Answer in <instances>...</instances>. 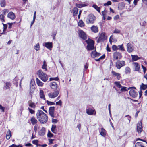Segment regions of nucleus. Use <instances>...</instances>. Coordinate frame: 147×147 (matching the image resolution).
I'll return each mask as SVG.
<instances>
[{
    "label": "nucleus",
    "instance_id": "nucleus-52",
    "mask_svg": "<svg viewBox=\"0 0 147 147\" xmlns=\"http://www.w3.org/2000/svg\"><path fill=\"white\" fill-rule=\"evenodd\" d=\"M56 105H58L61 106L62 104V102L60 100L59 101L57 102L56 103Z\"/></svg>",
    "mask_w": 147,
    "mask_h": 147
},
{
    "label": "nucleus",
    "instance_id": "nucleus-49",
    "mask_svg": "<svg viewBox=\"0 0 147 147\" xmlns=\"http://www.w3.org/2000/svg\"><path fill=\"white\" fill-rule=\"evenodd\" d=\"M48 137L49 138H51L53 136V134L51 133L50 131H49V132L47 134Z\"/></svg>",
    "mask_w": 147,
    "mask_h": 147
},
{
    "label": "nucleus",
    "instance_id": "nucleus-24",
    "mask_svg": "<svg viewBox=\"0 0 147 147\" xmlns=\"http://www.w3.org/2000/svg\"><path fill=\"white\" fill-rule=\"evenodd\" d=\"M106 131L103 128H102L101 129V131L100 132V135L102 136L105 137L106 135Z\"/></svg>",
    "mask_w": 147,
    "mask_h": 147
},
{
    "label": "nucleus",
    "instance_id": "nucleus-41",
    "mask_svg": "<svg viewBox=\"0 0 147 147\" xmlns=\"http://www.w3.org/2000/svg\"><path fill=\"white\" fill-rule=\"evenodd\" d=\"M131 72V69L129 67H127L125 69V73L126 74H129Z\"/></svg>",
    "mask_w": 147,
    "mask_h": 147
},
{
    "label": "nucleus",
    "instance_id": "nucleus-34",
    "mask_svg": "<svg viewBox=\"0 0 147 147\" xmlns=\"http://www.w3.org/2000/svg\"><path fill=\"white\" fill-rule=\"evenodd\" d=\"M130 88H127L125 87L122 86L120 90L121 92H124L127 91L129 89H130Z\"/></svg>",
    "mask_w": 147,
    "mask_h": 147
},
{
    "label": "nucleus",
    "instance_id": "nucleus-64",
    "mask_svg": "<svg viewBox=\"0 0 147 147\" xmlns=\"http://www.w3.org/2000/svg\"><path fill=\"white\" fill-rule=\"evenodd\" d=\"M9 147H18V146H17L14 144H13L11 145Z\"/></svg>",
    "mask_w": 147,
    "mask_h": 147
},
{
    "label": "nucleus",
    "instance_id": "nucleus-57",
    "mask_svg": "<svg viewBox=\"0 0 147 147\" xmlns=\"http://www.w3.org/2000/svg\"><path fill=\"white\" fill-rule=\"evenodd\" d=\"M7 24H6L4 25V26H3V32H5V31L6 29H7Z\"/></svg>",
    "mask_w": 147,
    "mask_h": 147
},
{
    "label": "nucleus",
    "instance_id": "nucleus-33",
    "mask_svg": "<svg viewBox=\"0 0 147 147\" xmlns=\"http://www.w3.org/2000/svg\"><path fill=\"white\" fill-rule=\"evenodd\" d=\"M117 49L118 50H119L122 51H125V50L123 46V44L120 45H118L117 46Z\"/></svg>",
    "mask_w": 147,
    "mask_h": 147
},
{
    "label": "nucleus",
    "instance_id": "nucleus-60",
    "mask_svg": "<svg viewBox=\"0 0 147 147\" xmlns=\"http://www.w3.org/2000/svg\"><path fill=\"white\" fill-rule=\"evenodd\" d=\"M119 18V16L118 15H117L115 16L114 18V19L115 20H117Z\"/></svg>",
    "mask_w": 147,
    "mask_h": 147
},
{
    "label": "nucleus",
    "instance_id": "nucleus-48",
    "mask_svg": "<svg viewBox=\"0 0 147 147\" xmlns=\"http://www.w3.org/2000/svg\"><path fill=\"white\" fill-rule=\"evenodd\" d=\"M112 49L114 51H116L118 50L117 46L115 45H113L112 47Z\"/></svg>",
    "mask_w": 147,
    "mask_h": 147
},
{
    "label": "nucleus",
    "instance_id": "nucleus-5",
    "mask_svg": "<svg viewBox=\"0 0 147 147\" xmlns=\"http://www.w3.org/2000/svg\"><path fill=\"white\" fill-rule=\"evenodd\" d=\"M130 88V89H131V90L129 92V94L133 98H135L138 95L137 92L134 90L136 88L134 87H132Z\"/></svg>",
    "mask_w": 147,
    "mask_h": 147
},
{
    "label": "nucleus",
    "instance_id": "nucleus-23",
    "mask_svg": "<svg viewBox=\"0 0 147 147\" xmlns=\"http://www.w3.org/2000/svg\"><path fill=\"white\" fill-rule=\"evenodd\" d=\"M51 88L53 89H55L57 87V85L56 82H53L51 83L50 85Z\"/></svg>",
    "mask_w": 147,
    "mask_h": 147
},
{
    "label": "nucleus",
    "instance_id": "nucleus-36",
    "mask_svg": "<svg viewBox=\"0 0 147 147\" xmlns=\"http://www.w3.org/2000/svg\"><path fill=\"white\" fill-rule=\"evenodd\" d=\"M92 7L95 8L98 12L100 13V8L98 7L96 5H92Z\"/></svg>",
    "mask_w": 147,
    "mask_h": 147
},
{
    "label": "nucleus",
    "instance_id": "nucleus-20",
    "mask_svg": "<svg viewBox=\"0 0 147 147\" xmlns=\"http://www.w3.org/2000/svg\"><path fill=\"white\" fill-rule=\"evenodd\" d=\"M7 17L12 20H14L16 16L14 13L11 12L8 13Z\"/></svg>",
    "mask_w": 147,
    "mask_h": 147
},
{
    "label": "nucleus",
    "instance_id": "nucleus-15",
    "mask_svg": "<svg viewBox=\"0 0 147 147\" xmlns=\"http://www.w3.org/2000/svg\"><path fill=\"white\" fill-rule=\"evenodd\" d=\"M43 45L50 50L51 49V48L52 47V43L51 42L44 43L43 44Z\"/></svg>",
    "mask_w": 147,
    "mask_h": 147
},
{
    "label": "nucleus",
    "instance_id": "nucleus-44",
    "mask_svg": "<svg viewBox=\"0 0 147 147\" xmlns=\"http://www.w3.org/2000/svg\"><path fill=\"white\" fill-rule=\"evenodd\" d=\"M59 80V78L58 77H56L55 78H50L49 79L50 81H52L53 80L58 81Z\"/></svg>",
    "mask_w": 147,
    "mask_h": 147
},
{
    "label": "nucleus",
    "instance_id": "nucleus-6",
    "mask_svg": "<svg viewBox=\"0 0 147 147\" xmlns=\"http://www.w3.org/2000/svg\"><path fill=\"white\" fill-rule=\"evenodd\" d=\"M78 34L79 37L83 40H86L87 38V36L85 32L81 30H78Z\"/></svg>",
    "mask_w": 147,
    "mask_h": 147
},
{
    "label": "nucleus",
    "instance_id": "nucleus-18",
    "mask_svg": "<svg viewBox=\"0 0 147 147\" xmlns=\"http://www.w3.org/2000/svg\"><path fill=\"white\" fill-rule=\"evenodd\" d=\"M31 123L32 125L37 124L38 121L34 116L32 117L30 119Z\"/></svg>",
    "mask_w": 147,
    "mask_h": 147
},
{
    "label": "nucleus",
    "instance_id": "nucleus-31",
    "mask_svg": "<svg viewBox=\"0 0 147 147\" xmlns=\"http://www.w3.org/2000/svg\"><path fill=\"white\" fill-rule=\"evenodd\" d=\"M78 9L76 7H75L73 9V13L74 16H76L78 13Z\"/></svg>",
    "mask_w": 147,
    "mask_h": 147
},
{
    "label": "nucleus",
    "instance_id": "nucleus-19",
    "mask_svg": "<svg viewBox=\"0 0 147 147\" xmlns=\"http://www.w3.org/2000/svg\"><path fill=\"white\" fill-rule=\"evenodd\" d=\"M133 65L135 67V70L136 71H139L140 69V67L139 65L137 63H133Z\"/></svg>",
    "mask_w": 147,
    "mask_h": 147
},
{
    "label": "nucleus",
    "instance_id": "nucleus-8",
    "mask_svg": "<svg viewBox=\"0 0 147 147\" xmlns=\"http://www.w3.org/2000/svg\"><path fill=\"white\" fill-rule=\"evenodd\" d=\"M113 57L114 60H117L120 59L122 57V55L120 53L116 51L113 53Z\"/></svg>",
    "mask_w": 147,
    "mask_h": 147
},
{
    "label": "nucleus",
    "instance_id": "nucleus-14",
    "mask_svg": "<svg viewBox=\"0 0 147 147\" xmlns=\"http://www.w3.org/2000/svg\"><path fill=\"white\" fill-rule=\"evenodd\" d=\"M100 55V53L97 52L95 50L92 51L91 53V57L93 58L97 57L99 56Z\"/></svg>",
    "mask_w": 147,
    "mask_h": 147
},
{
    "label": "nucleus",
    "instance_id": "nucleus-53",
    "mask_svg": "<svg viewBox=\"0 0 147 147\" xmlns=\"http://www.w3.org/2000/svg\"><path fill=\"white\" fill-rule=\"evenodd\" d=\"M28 109L29 110V112L32 114H34L35 113V111L33 110L30 108H28Z\"/></svg>",
    "mask_w": 147,
    "mask_h": 147
},
{
    "label": "nucleus",
    "instance_id": "nucleus-42",
    "mask_svg": "<svg viewBox=\"0 0 147 147\" xmlns=\"http://www.w3.org/2000/svg\"><path fill=\"white\" fill-rule=\"evenodd\" d=\"M34 49L36 51H38L39 50L40 46L38 43L36 44V46L34 47Z\"/></svg>",
    "mask_w": 147,
    "mask_h": 147
},
{
    "label": "nucleus",
    "instance_id": "nucleus-22",
    "mask_svg": "<svg viewBox=\"0 0 147 147\" xmlns=\"http://www.w3.org/2000/svg\"><path fill=\"white\" fill-rule=\"evenodd\" d=\"M91 31L94 32L96 33L98 32V27L94 25L92 26L90 28Z\"/></svg>",
    "mask_w": 147,
    "mask_h": 147
},
{
    "label": "nucleus",
    "instance_id": "nucleus-32",
    "mask_svg": "<svg viewBox=\"0 0 147 147\" xmlns=\"http://www.w3.org/2000/svg\"><path fill=\"white\" fill-rule=\"evenodd\" d=\"M131 56L132 60L134 61H136L140 59V58L137 55H131Z\"/></svg>",
    "mask_w": 147,
    "mask_h": 147
},
{
    "label": "nucleus",
    "instance_id": "nucleus-28",
    "mask_svg": "<svg viewBox=\"0 0 147 147\" xmlns=\"http://www.w3.org/2000/svg\"><path fill=\"white\" fill-rule=\"evenodd\" d=\"M135 147H145L143 143L141 142H138L135 145Z\"/></svg>",
    "mask_w": 147,
    "mask_h": 147
},
{
    "label": "nucleus",
    "instance_id": "nucleus-7",
    "mask_svg": "<svg viewBox=\"0 0 147 147\" xmlns=\"http://www.w3.org/2000/svg\"><path fill=\"white\" fill-rule=\"evenodd\" d=\"M125 65V62L124 61L118 60L116 63V66L117 68L119 69Z\"/></svg>",
    "mask_w": 147,
    "mask_h": 147
},
{
    "label": "nucleus",
    "instance_id": "nucleus-58",
    "mask_svg": "<svg viewBox=\"0 0 147 147\" xmlns=\"http://www.w3.org/2000/svg\"><path fill=\"white\" fill-rule=\"evenodd\" d=\"M76 6L78 7L79 8H81L82 7V6H81V4H76Z\"/></svg>",
    "mask_w": 147,
    "mask_h": 147
},
{
    "label": "nucleus",
    "instance_id": "nucleus-46",
    "mask_svg": "<svg viewBox=\"0 0 147 147\" xmlns=\"http://www.w3.org/2000/svg\"><path fill=\"white\" fill-rule=\"evenodd\" d=\"M121 32V31L117 29H115L113 32L114 33L118 34L119 33Z\"/></svg>",
    "mask_w": 147,
    "mask_h": 147
},
{
    "label": "nucleus",
    "instance_id": "nucleus-47",
    "mask_svg": "<svg viewBox=\"0 0 147 147\" xmlns=\"http://www.w3.org/2000/svg\"><path fill=\"white\" fill-rule=\"evenodd\" d=\"M46 102L47 104L48 105H52L55 104V103L54 102L49 101L48 100L46 101Z\"/></svg>",
    "mask_w": 147,
    "mask_h": 147
},
{
    "label": "nucleus",
    "instance_id": "nucleus-13",
    "mask_svg": "<svg viewBox=\"0 0 147 147\" xmlns=\"http://www.w3.org/2000/svg\"><path fill=\"white\" fill-rule=\"evenodd\" d=\"M127 51L129 53L132 52L134 50V48L133 45L130 43H128L127 45Z\"/></svg>",
    "mask_w": 147,
    "mask_h": 147
},
{
    "label": "nucleus",
    "instance_id": "nucleus-1",
    "mask_svg": "<svg viewBox=\"0 0 147 147\" xmlns=\"http://www.w3.org/2000/svg\"><path fill=\"white\" fill-rule=\"evenodd\" d=\"M36 117L41 123L44 124L48 121V116L43 111L38 110L36 114Z\"/></svg>",
    "mask_w": 147,
    "mask_h": 147
},
{
    "label": "nucleus",
    "instance_id": "nucleus-54",
    "mask_svg": "<svg viewBox=\"0 0 147 147\" xmlns=\"http://www.w3.org/2000/svg\"><path fill=\"white\" fill-rule=\"evenodd\" d=\"M111 5V1H109L107 3L104 4V6H108Z\"/></svg>",
    "mask_w": 147,
    "mask_h": 147
},
{
    "label": "nucleus",
    "instance_id": "nucleus-25",
    "mask_svg": "<svg viewBox=\"0 0 147 147\" xmlns=\"http://www.w3.org/2000/svg\"><path fill=\"white\" fill-rule=\"evenodd\" d=\"M51 131L54 133L56 134L57 133V127L55 125H53L51 129Z\"/></svg>",
    "mask_w": 147,
    "mask_h": 147
},
{
    "label": "nucleus",
    "instance_id": "nucleus-26",
    "mask_svg": "<svg viewBox=\"0 0 147 147\" xmlns=\"http://www.w3.org/2000/svg\"><path fill=\"white\" fill-rule=\"evenodd\" d=\"M36 81L37 84L39 86L42 87L44 84L38 78L36 79Z\"/></svg>",
    "mask_w": 147,
    "mask_h": 147
},
{
    "label": "nucleus",
    "instance_id": "nucleus-39",
    "mask_svg": "<svg viewBox=\"0 0 147 147\" xmlns=\"http://www.w3.org/2000/svg\"><path fill=\"white\" fill-rule=\"evenodd\" d=\"M78 25L80 27H83L84 25V22L81 20L79 21L78 23Z\"/></svg>",
    "mask_w": 147,
    "mask_h": 147
},
{
    "label": "nucleus",
    "instance_id": "nucleus-17",
    "mask_svg": "<svg viewBox=\"0 0 147 147\" xmlns=\"http://www.w3.org/2000/svg\"><path fill=\"white\" fill-rule=\"evenodd\" d=\"M112 74L114 76L116 77L117 79L119 80L121 78L120 74L118 73H116L115 71H111Z\"/></svg>",
    "mask_w": 147,
    "mask_h": 147
},
{
    "label": "nucleus",
    "instance_id": "nucleus-2",
    "mask_svg": "<svg viewBox=\"0 0 147 147\" xmlns=\"http://www.w3.org/2000/svg\"><path fill=\"white\" fill-rule=\"evenodd\" d=\"M85 42L88 44V45L86 47V49L87 50H90L94 49V41L93 40L89 39L86 40Z\"/></svg>",
    "mask_w": 147,
    "mask_h": 147
},
{
    "label": "nucleus",
    "instance_id": "nucleus-27",
    "mask_svg": "<svg viewBox=\"0 0 147 147\" xmlns=\"http://www.w3.org/2000/svg\"><path fill=\"white\" fill-rule=\"evenodd\" d=\"M45 129L44 127H42L39 132V134L40 136H43L45 134Z\"/></svg>",
    "mask_w": 147,
    "mask_h": 147
},
{
    "label": "nucleus",
    "instance_id": "nucleus-40",
    "mask_svg": "<svg viewBox=\"0 0 147 147\" xmlns=\"http://www.w3.org/2000/svg\"><path fill=\"white\" fill-rule=\"evenodd\" d=\"M114 84L116 86L119 88H120L122 87V86L120 84V82H115Z\"/></svg>",
    "mask_w": 147,
    "mask_h": 147
},
{
    "label": "nucleus",
    "instance_id": "nucleus-12",
    "mask_svg": "<svg viewBox=\"0 0 147 147\" xmlns=\"http://www.w3.org/2000/svg\"><path fill=\"white\" fill-rule=\"evenodd\" d=\"M59 93V91L57 90L55 91L54 92L49 93L48 94V96L50 98H53L57 97Z\"/></svg>",
    "mask_w": 147,
    "mask_h": 147
},
{
    "label": "nucleus",
    "instance_id": "nucleus-56",
    "mask_svg": "<svg viewBox=\"0 0 147 147\" xmlns=\"http://www.w3.org/2000/svg\"><path fill=\"white\" fill-rule=\"evenodd\" d=\"M58 122V120L56 119L52 118V122L53 123H57Z\"/></svg>",
    "mask_w": 147,
    "mask_h": 147
},
{
    "label": "nucleus",
    "instance_id": "nucleus-9",
    "mask_svg": "<svg viewBox=\"0 0 147 147\" xmlns=\"http://www.w3.org/2000/svg\"><path fill=\"white\" fill-rule=\"evenodd\" d=\"M106 39L105 36V32H102L101 33L98 38L97 42H99L101 41H103Z\"/></svg>",
    "mask_w": 147,
    "mask_h": 147
},
{
    "label": "nucleus",
    "instance_id": "nucleus-51",
    "mask_svg": "<svg viewBox=\"0 0 147 147\" xmlns=\"http://www.w3.org/2000/svg\"><path fill=\"white\" fill-rule=\"evenodd\" d=\"M130 116L129 115H127L125 117V118L127 119L128 120L127 122L129 123L130 121Z\"/></svg>",
    "mask_w": 147,
    "mask_h": 147
},
{
    "label": "nucleus",
    "instance_id": "nucleus-61",
    "mask_svg": "<svg viewBox=\"0 0 147 147\" xmlns=\"http://www.w3.org/2000/svg\"><path fill=\"white\" fill-rule=\"evenodd\" d=\"M56 34V32H53V40L55 39Z\"/></svg>",
    "mask_w": 147,
    "mask_h": 147
},
{
    "label": "nucleus",
    "instance_id": "nucleus-29",
    "mask_svg": "<svg viewBox=\"0 0 147 147\" xmlns=\"http://www.w3.org/2000/svg\"><path fill=\"white\" fill-rule=\"evenodd\" d=\"M40 98L44 100H45V98L44 94V91L43 90H40Z\"/></svg>",
    "mask_w": 147,
    "mask_h": 147
},
{
    "label": "nucleus",
    "instance_id": "nucleus-3",
    "mask_svg": "<svg viewBox=\"0 0 147 147\" xmlns=\"http://www.w3.org/2000/svg\"><path fill=\"white\" fill-rule=\"evenodd\" d=\"M38 71L39 78L44 82H46L48 80L47 75L41 70H40Z\"/></svg>",
    "mask_w": 147,
    "mask_h": 147
},
{
    "label": "nucleus",
    "instance_id": "nucleus-11",
    "mask_svg": "<svg viewBox=\"0 0 147 147\" xmlns=\"http://www.w3.org/2000/svg\"><path fill=\"white\" fill-rule=\"evenodd\" d=\"M136 129L138 133H140L142 131V123L141 121H139L138 123Z\"/></svg>",
    "mask_w": 147,
    "mask_h": 147
},
{
    "label": "nucleus",
    "instance_id": "nucleus-21",
    "mask_svg": "<svg viewBox=\"0 0 147 147\" xmlns=\"http://www.w3.org/2000/svg\"><path fill=\"white\" fill-rule=\"evenodd\" d=\"M11 86V84L10 82H7L5 83L3 89L5 90L9 89Z\"/></svg>",
    "mask_w": 147,
    "mask_h": 147
},
{
    "label": "nucleus",
    "instance_id": "nucleus-63",
    "mask_svg": "<svg viewBox=\"0 0 147 147\" xmlns=\"http://www.w3.org/2000/svg\"><path fill=\"white\" fill-rule=\"evenodd\" d=\"M106 13L107 12L105 11V10L104 11H102V13L103 16H105Z\"/></svg>",
    "mask_w": 147,
    "mask_h": 147
},
{
    "label": "nucleus",
    "instance_id": "nucleus-59",
    "mask_svg": "<svg viewBox=\"0 0 147 147\" xmlns=\"http://www.w3.org/2000/svg\"><path fill=\"white\" fill-rule=\"evenodd\" d=\"M88 63H86V65L84 66V70H86V69L88 68Z\"/></svg>",
    "mask_w": 147,
    "mask_h": 147
},
{
    "label": "nucleus",
    "instance_id": "nucleus-10",
    "mask_svg": "<svg viewBox=\"0 0 147 147\" xmlns=\"http://www.w3.org/2000/svg\"><path fill=\"white\" fill-rule=\"evenodd\" d=\"M55 109V107H51L49 109V114L53 118L55 117L54 113Z\"/></svg>",
    "mask_w": 147,
    "mask_h": 147
},
{
    "label": "nucleus",
    "instance_id": "nucleus-43",
    "mask_svg": "<svg viewBox=\"0 0 147 147\" xmlns=\"http://www.w3.org/2000/svg\"><path fill=\"white\" fill-rule=\"evenodd\" d=\"M0 20L2 22L5 21L4 16L2 14L0 15Z\"/></svg>",
    "mask_w": 147,
    "mask_h": 147
},
{
    "label": "nucleus",
    "instance_id": "nucleus-62",
    "mask_svg": "<svg viewBox=\"0 0 147 147\" xmlns=\"http://www.w3.org/2000/svg\"><path fill=\"white\" fill-rule=\"evenodd\" d=\"M113 35H112L110 37L109 41L111 43V42H112V40L113 39Z\"/></svg>",
    "mask_w": 147,
    "mask_h": 147
},
{
    "label": "nucleus",
    "instance_id": "nucleus-45",
    "mask_svg": "<svg viewBox=\"0 0 147 147\" xmlns=\"http://www.w3.org/2000/svg\"><path fill=\"white\" fill-rule=\"evenodd\" d=\"M18 80L19 79L17 77H16L13 79V82L15 84L17 83L18 82Z\"/></svg>",
    "mask_w": 147,
    "mask_h": 147
},
{
    "label": "nucleus",
    "instance_id": "nucleus-4",
    "mask_svg": "<svg viewBox=\"0 0 147 147\" xmlns=\"http://www.w3.org/2000/svg\"><path fill=\"white\" fill-rule=\"evenodd\" d=\"M95 19V17L94 15L92 14L89 15L88 17L86 22L88 24H93L94 23Z\"/></svg>",
    "mask_w": 147,
    "mask_h": 147
},
{
    "label": "nucleus",
    "instance_id": "nucleus-38",
    "mask_svg": "<svg viewBox=\"0 0 147 147\" xmlns=\"http://www.w3.org/2000/svg\"><path fill=\"white\" fill-rule=\"evenodd\" d=\"M140 88L141 90H145L147 88V85H144L143 83H142L140 85Z\"/></svg>",
    "mask_w": 147,
    "mask_h": 147
},
{
    "label": "nucleus",
    "instance_id": "nucleus-16",
    "mask_svg": "<svg viewBox=\"0 0 147 147\" xmlns=\"http://www.w3.org/2000/svg\"><path fill=\"white\" fill-rule=\"evenodd\" d=\"M94 113V115H95L96 114V112L95 110H93L91 109H89L86 110L87 113L89 115H93Z\"/></svg>",
    "mask_w": 147,
    "mask_h": 147
},
{
    "label": "nucleus",
    "instance_id": "nucleus-50",
    "mask_svg": "<svg viewBox=\"0 0 147 147\" xmlns=\"http://www.w3.org/2000/svg\"><path fill=\"white\" fill-rule=\"evenodd\" d=\"M38 140H34L32 141V143L35 145H37L38 144Z\"/></svg>",
    "mask_w": 147,
    "mask_h": 147
},
{
    "label": "nucleus",
    "instance_id": "nucleus-30",
    "mask_svg": "<svg viewBox=\"0 0 147 147\" xmlns=\"http://www.w3.org/2000/svg\"><path fill=\"white\" fill-rule=\"evenodd\" d=\"M29 106L32 108H35L36 105L35 104L32 102L31 101H29L28 102Z\"/></svg>",
    "mask_w": 147,
    "mask_h": 147
},
{
    "label": "nucleus",
    "instance_id": "nucleus-37",
    "mask_svg": "<svg viewBox=\"0 0 147 147\" xmlns=\"http://www.w3.org/2000/svg\"><path fill=\"white\" fill-rule=\"evenodd\" d=\"M47 65L46 62L45 61H43V64L42 67V68L43 69H45V71L47 70Z\"/></svg>",
    "mask_w": 147,
    "mask_h": 147
},
{
    "label": "nucleus",
    "instance_id": "nucleus-55",
    "mask_svg": "<svg viewBox=\"0 0 147 147\" xmlns=\"http://www.w3.org/2000/svg\"><path fill=\"white\" fill-rule=\"evenodd\" d=\"M5 108L3 107L0 104V109L1 111L2 112H4Z\"/></svg>",
    "mask_w": 147,
    "mask_h": 147
},
{
    "label": "nucleus",
    "instance_id": "nucleus-35",
    "mask_svg": "<svg viewBox=\"0 0 147 147\" xmlns=\"http://www.w3.org/2000/svg\"><path fill=\"white\" fill-rule=\"evenodd\" d=\"M0 6L1 7H3L6 5V2L5 0H1L0 2Z\"/></svg>",
    "mask_w": 147,
    "mask_h": 147
}]
</instances>
